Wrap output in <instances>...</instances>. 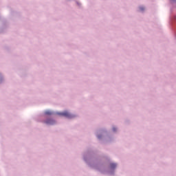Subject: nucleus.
Returning a JSON list of instances; mask_svg holds the SVG:
<instances>
[{"label":"nucleus","mask_w":176,"mask_h":176,"mask_svg":"<svg viewBox=\"0 0 176 176\" xmlns=\"http://www.w3.org/2000/svg\"><path fill=\"white\" fill-rule=\"evenodd\" d=\"M59 115H61V116H65V118H71V114H69L68 111H64L63 113H60Z\"/></svg>","instance_id":"obj_1"},{"label":"nucleus","mask_w":176,"mask_h":176,"mask_svg":"<svg viewBox=\"0 0 176 176\" xmlns=\"http://www.w3.org/2000/svg\"><path fill=\"white\" fill-rule=\"evenodd\" d=\"M110 167H111V168H116V164H111Z\"/></svg>","instance_id":"obj_3"},{"label":"nucleus","mask_w":176,"mask_h":176,"mask_svg":"<svg viewBox=\"0 0 176 176\" xmlns=\"http://www.w3.org/2000/svg\"><path fill=\"white\" fill-rule=\"evenodd\" d=\"M46 124H54L55 122L54 120L50 119V120H47L45 121Z\"/></svg>","instance_id":"obj_2"},{"label":"nucleus","mask_w":176,"mask_h":176,"mask_svg":"<svg viewBox=\"0 0 176 176\" xmlns=\"http://www.w3.org/2000/svg\"><path fill=\"white\" fill-rule=\"evenodd\" d=\"M140 10H144V7H140Z\"/></svg>","instance_id":"obj_5"},{"label":"nucleus","mask_w":176,"mask_h":176,"mask_svg":"<svg viewBox=\"0 0 176 176\" xmlns=\"http://www.w3.org/2000/svg\"><path fill=\"white\" fill-rule=\"evenodd\" d=\"M113 131H116V129L115 128L113 129Z\"/></svg>","instance_id":"obj_6"},{"label":"nucleus","mask_w":176,"mask_h":176,"mask_svg":"<svg viewBox=\"0 0 176 176\" xmlns=\"http://www.w3.org/2000/svg\"><path fill=\"white\" fill-rule=\"evenodd\" d=\"M172 1H175V0H172Z\"/></svg>","instance_id":"obj_7"},{"label":"nucleus","mask_w":176,"mask_h":176,"mask_svg":"<svg viewBox=\"0 0 176 176\" xmlns=\"http://www.w3.org/2000/svg\"><path fill=\"white\" fill-rule=\"evenodd\" d=\"M45 115H52V111H47L45 112Z\"/></svg>","instance_id":"obj_4"}]
</instances>
